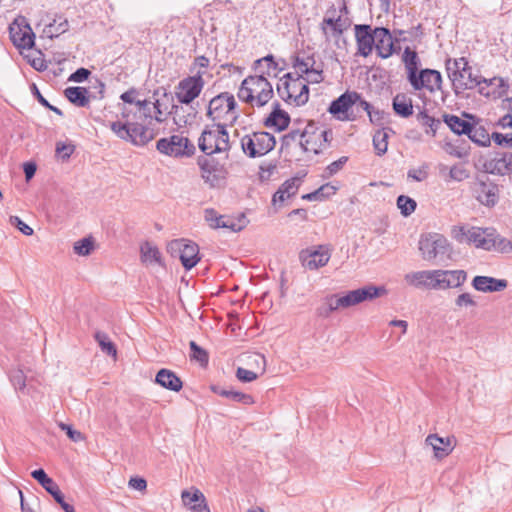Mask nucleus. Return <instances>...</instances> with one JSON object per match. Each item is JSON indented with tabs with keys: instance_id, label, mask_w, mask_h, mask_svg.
Wrapping results in <instances>:
<instances>
[{
	"instance_id": "obj_46",
	"label": "nucleus",
	"mask_w": 512,
	"mask_h": 512,
	"mask_svg": "<svg viewBox=\"0 0 512 512\" xmlns=\"http://www.w3.org/2000/svg\"><path fill=\"white\" fill-rule=\"evenodd\" d=\"M94 249V241L92 237H85L74 243V253L79 256H88Z\"/></svg>"
},
{
	"instance_id": "obj_37",
	"label": "nucleus",
	"mask_w": 512,
	"mask_h": 512,
	"mask_svg": "<svg viewBox=\"0 0 512 512\" xmlns=\"http://www.w3.org/2000/svg\"><path fill=\"white\" fill-rule=\"evenodd\" d=\"M263 64H266V70H261V74L263 76L268 77H277L278 72L282 70V68L279 67L278 63L274 60V56L269 54L263 58L257 59L254 62V68L258 69L263 66Z\"/></svg>"
},
{
	"instance_id": "obj_28",
	"label": "nucleus",
	"mask_w": 512,
	"mask_h": 512,
	"mask_svg": "<svg viewBox=\"0 0 512 512\" xmlns=\"http://www.w3.org/2000/svg\"><path fill=\"white\" fill-rule=\"evenodd\" d=\"M31 476L35 479L57 503H61L64 497L57 483L50 478L43 469H37L31 472Z\"/></svg>"
},
{
	"instance_id": "obj_60",
	"label": "nucleus",
	"mask_w": 512,
	"mask_h": 512,
	"mask_svg": "<svg viewBox=\"0 0 512 512\" xmlns=\"http://www.w3.org/2000/svg\"><path fill=\"white\" fill-rule=\"evenodd\" d=\"M9 223L26 236H31L34 232L33 229L24 223L18 216H10Z\"/></svg>"
},
{
	"instance_id": "obj_56",
	"label": "nucleus",
	"mask_w": 512,
	"mask_h": 512,
	"mask_svg": "<svg viewBox=\"0 0 512 512\" xmlns=\"http://www.w3.org/2000/svg\"><path fill=\"white\" fill-rule=\"evenodd\" d=\"M216 227L218 228H226V229H229L233 232H237V231H240L242 230L243 226L242 225H239L234 218L232 217H229V216H221V220H220V223L217 222L216 223Z\"/></svg>"
},
{
	"instance_id": "obj_25",
	"label": "nucleus",
	"mask_w": 512,
	"mask_h": 512,
	"mask_svg": "<svg viewBox=\"0 0 512 512\" xmlns=\"http://www.w3.org/2000/svg\"><path fill=\"white\" fill-rule=\"evenodd\" d=\"M427 445H430L434 451V456L442 459L448 456L454 449L453 437H440L437 434H430L425 440Z\"/></svg>"
},
{
	"instance_id": "obj_44",
	"label": "nucleus",
	"mask_w": 512,
	"mask_h": 512,
	"mask_svg": "<svg viewBox=\"0 0 512 512\" xmlns=\"http://www.w3.org/2000/svg\"><path fill=\"white\" fill-rule=\"evenodd\" d=\"M59 23H57V20L55 19L53 23H50L47 25L44 29V32L50 37L53 38L54 36H58L60 34H63L68 30L69 24L67 19L59 18Z\"/></svg>"
},
{
	"instance_id": "obj_4",
	"label": "nucleus",
	"mask_w": 512,
	"mask_h": 512,
	"mask_svg": "<svg viewBox=\"0 0 512 512\" xmlns=\"http://www.w3.org/2000/svg\"><path fill=\"white\" fill-rule=\"evenodd\" d=\"M206 116L216 125L233 126L239 118L234 96L229 92H222L213 97L209 101Z\"/></svg>"
},
{
	"instance_id": "obj_19",
	"label": "nucleus",
	"mask_w": 512,
	"mask_h": 512,
	"mask_svg": "<svg viewBox=\"0 0 512 512\" xmlns=\"http://www.w3.org/2000/svg\"><path fill=\"white\" fill-rule=\"evenodd\" d=\"M201 177L211 188L216 187L222 178L223 167L214 159L198 158Z\"/></svg>"
},
{
	"instance_id": "obj_7",
	"label": "nucleus",
	"mask_w": 512,
	"mask_h": 512,
	"mask_svg": "<svg viewBox=\"0 0 512 512\" xmlns=\"http://www.w3.org/2000/svg\"><path fill=\"white\" fill-rule=\"evenodd\" d=\"M226 128L214 124L212 128L205 129L198 140L199 149L207 156L229 151V134Z\"/></svg>"
},
{
	"instance_id": "obj_17",
	"label": "nucleus",
	"mask_w": 512,
	"mask_h": 512,
	"mask_svg": "<svg viewBox=\"0 0 512 512\" xmlns=\"http://www.w3.org/2000/svg\"><path fill=\"white\" fill-rule=\"evenodd\" d=\"M357 44V53L368 57L375 48L374 29L367 24H358L354 27Z\"/></svg>"
},
{
	"instance_id": "obj_40",
	"label": "nucleus",
	"mask_w": 512,
	"mask_h": 512,
	"mask_svg": "<svg viewBox=\"0 0 512 512\" xmlns=\"http://www.w3.org/2000/svg\"><path fill=\"white\" fill-rule=\"evenodd\" d=\"M317 133L313 129L309 128V134L304 140L300 141V145L304 151H311L315 154L320 153L323 150V144L320 139L317 138Z\"/></svg>"
},
{
	"instance_id": "obj_47",
	"label": "nucleus",
	"mask_w": 512,
	"mask_h": 512,
	"mask_svg": "<svg viewBox=\"0 0 512 512\" xmlns=\"http://www.w3.org/2000/svg\"><path fill=\"white\" fill-rule=\"evenodd\" d=\"M470 177V171L465 167L464 164L457 163L449 169V179L462 182Z\"/></svg>"
},
{
	"instance_id": "obj_32",
	"label": "nucleus",
	"mask_w": 512,
	"mask_h": 512,
	"mask_svg": "<svg viewBox=\"0 0 512 512\" xmlns=\"http://www.w3.org/2000/svg\"><path fill=\"white\" fill-rule=\"evenodd\" d=\"M300 87V78L296 77L292 81L280 80L277 85V91L279 96L288 103L295 104V96H297Z\"/></svg>"
},
{
	"instance_id": "obj_63",
	"label": "nucleus",
	"mask_w": 512,
	"mask_h": 512,
	"mask_svg": "<svg viewBox=\"0 0 512 512\" xmlns=\"http://www.w3.org/2000/svg\"><path fill=\"white\" fill-rule=\"evenodd\" d=\"M236 377L239 381L246 383L254 381L257 379L258 375L251 370L239 367L236 371Z\"/></svg>"
},
{
	"instance_id": "obj_14",
	"label": "nucleus",
	"mask_w": 512,
	"mask_h": 512,
	"mask_svg": "<svg viewBox=\"0 0 512 512\" xmlns=\"http://www.w3.org/2000/svg\"><path fill=\"white\" fill-rule=\"evenodd\" d=\"M9 34L18 49H31L34 46L35 34L25 17H18L10 24Z\"/></svg>"
},
{
	"instance_id": "obj_36",
	"label": "nucleus",
	"mask_w": 512,
	"mask_h": 512,
	"mask_svg": "<svg viewBox=\"0 0 512 512\" xmlns=\"http://www.w3.org/2000/svg\"><path fill=\"white\" fill-rule=\"evenodd\" d=\"M443 120L447 124V126L458 135H467L471 133V127L473 125L456 115L445 114L443 116Z\"/></svg>"
},
{
	"instance_id": "obj_23",
	"label": "nucleus",
	"mask_w": 512,
	"mask_h": 512,
	"mask_svg": "<svg viewBox=\"0 0 512 512\" xmlns=\"http://www.w3.org/2000/svg\"><path fill=\"white\" fill-rule=\"evenodd\" d=\"M358 100H360L359 93L347 91L331 102L328 111L332 115H337L338 119L343 120L345 118L341 117L340 114L346 113Z\"/></svg>"
},
{
	"instance_id": "obj_16",
	"label": "nucleus",
	"mask_w": 512,
	"mask_h": 512,
	"mask_svg": "<svg viewBox=\"0 0 512 512\" xmlns=\"http://www.w3.org/2000/svg\"><path fill=\"white\" fill-rule=\"evenodd\" d=\"M404 280L417 289L438 290L439 269L410 272L404 276Z\"/></svg>"
},
{
	"instance_id": "obj_3",
	"label": "nucleus",
	"mask_w": 512,
	"mask_h": 512,
	"mask_svg": "<svg viewBox=\"0 0 512 512\" xmlns=\"http://www.w3.org/2000/svg\"><path fill=\"white\" fill-rule=\"evenodd\" d=\"M447 75L455 90L474 89L487 80L474 72L465 57L448 59L445 63Z\"/></svg>"
},
{
	"instance_id": "obj_11",
	"label": "nucleus",
	"mask_w": 512,
	"mask_h": 512,
	"mask_svg": "<svg viewBox=\"0 0 512 512\" xmlns=\"http://www.w3.org/2000/svg\"><path fill=\"white\" fill-rule=\"evenodd\" d=\"M419 250L424 260L432 261L450 252L448 240L441 234L430 233L421 236Z\"/></svg>"
},
{
	"instance_id": "obj_61",
	"label": "nucleus",
	"mask_w": 512,
	"mask_h": 512,
	"mask_svg": "<svg viewBox=\"0 0 512 512\" xmlns=\"http://www.w3.org/2000/svg\"><path fill=\"white\" fill-rule=\"evenodd\" d=\"M419 118L422 120V124L430 128L432 136L435 135L439 125L441 124L438 119L429 116L426 112H421Z\"/></svg>"
},
{
	"instance_id": "obj_34",
	"label": "nucleus",
	"mask_w": 512,
	"mask_h": 512,
	"mask_svg": "<svg viewBox=\"0 0 512 512\" xmlns=\"http://www.w3.org/2000/svg\"><path fill=\"white\" fill-rule=\"evenodd\" d=\"M402 61L409 81L419 72L418 66L420 64V59L416 51L412 50L410 47H406L402 55Z\"/></svg>"
},
{
	"instance_id": "obj_50",
	"label": "nucleus",
	"mask_w": 512,
	"mask_h": 512,
	"mask_svg": "<svg viewBox=\"0 0 512 512\" xmlns=\"http://www.w3.org/2000/svg\"><path fill=\"white\" fill-rule=\"evenodd\" d=\"M301 181L302 180L300 177L290 178L286 180L284 183H282L279 189H281L284 192V194H286V198H291L294 195H296L301 184Z\"/></svg>"
},
{
	"instance_id": "obj_1",
	"label": "nucleus",
	"mask_w": 512,
	"mask_h": 512,
	"mask_svg": "<svg viewBox=\"0 0 512 512\" xmlns=\"http://www.w3.org/2000/svg\"><path fill=\"white\" fill-rule=\"evenodd\" d=\"M386 294L387 289L384 286H375L372 284L365 285L361 288L350 290L342 295H333L329 297L328 308L325 312L319 311V314L327 316L329 313L338 309H346L366 301H373L374 299Z\"/></svg>"
},
{
	"instance_id": "obj_10",
	"label": "nucleus",
	"mask_w": 512,
	"mask_h": 512,
	"mask_svg": "<svg viewBox=\"0 0 512 512\" xmlns=\"http://www.w3.org/2000/svg\"><path fill=\"white\" fill-rule=\"evenodd\" d=\"M156 149L161 153L173 158L191 157L196 148L187 138L179 134L161 138L156 143Z\"/></svg>"
},
{
	"instance_id": "obj_55",
	"label": "nucleus",
	"mask_w": 512,
	"mask_h": 512,
	"mask_svg": "<svg viewBox=\"0 0 512 512\" xmlns=\"http://www.w3.org/2000/svg\"><path fill=\"white\" fill-rule=\"evenodd\" d=\"M31 92H32V94L36 97V99L38 100V102H39L42 106H44V107L48 108L49 110L53 111L54 113H56V114H57V115H59V116H63V112H62L59 108H57V107H55V106L51 105V104L47 101V99H45V98L43 97V95L40 93L39 89L37 88L36 84H32V86H31Z\"/></svg>"
},
{
	"instance_id": "obj_5",
	"label": "nucleus",
	"mask_w": 512,
	"mask_h": 512,
	"mask_svg": "<svg viewBox=\"0 0 512 512\" xmlns=\"http://www.w3.org/2000/svg\"><path fill=\"white\" fill-rule=\"evenodd\" d=\"M110 128L120 139L136 146H144L155 137L153 130L145 122L131 116L125 122H112Z\"/></svg>"
},
{
	"instance_id": "obj_45",
	"label": "nucleus",
	"mask_w": 512,
	"mask_h": 512,
	"mask_svg": "<svg viewBox=\"0 0 512 512\" xmlns=\"http://www.w3.org/2000/svg\"><path fill=\"white\" fill-rule=\"evenodd\" d=\"M416 201L409 196L400 195L397 198V207L403 216L407 217L411 215L416 209Z\"/></svg>"
},
{
	"instance_id": "obj_27",
	"label": "nucleus",
	"mask_w": 512,
	"mask_h": 512,
	"mask_svg": "<svg viewBox=\"0 0 512 512\" xmlns=\"http://www.w3.org/2000/svg\"><path fill=\"white\" fill-rule=\"evenodd\" d=\"M290 124L289 114L280 108L278 102L273 104V110L264 120V125L269 128H275L276 131L280 132L285 130Z\"/></svg>"
},
{
	"instance_id": "obj_22",
	"label": "nucleus",
	"mask_w": 512,
	"mask_h": 512,
	"mask_svg": "<svg viewBox=\"0 0 512 512\" xmlns=\"http://www.w3.org/2000/svg\"><path fill=\"white\" fill-rule=\"evenodd\" d=\"M438 290L460 288L467 280V273L464 270H441L439 269Z\"/></svg>"
},
{
	"instance_id": "obj_2",
	"label": "nucleus",
	"mask_w": 512,
	"mask_h": 512,
	"mask_svg": "<svg viewBox=\"0 0 512 512\" xmlns=\"http://www.w3.org/2000/svg\"><path fill=\"white\" fill-rule=\"evenodd\" d=\"M237 95L245 103L262 107L271 100L273 87L263 75L248 76L242 81Z\"/></svg>"
},
{
	"instance_id": "obj_59",
	"label": "nucleus",
	"mask_w": 512,
	"mask_h": 512,
	"mask_svg": "<svg viewBox=\"0 0 512 512\" xmlns=\"http://www.w3.org/2000/svg\"><path fill=\"white\" fill-rule=\"evenodd\" d=\"M58 426L62 431L66 432L69 439L73 442H79L84 439L83 434L80 431L73 429L71 425L60 422Z\"/></svg>"
},
{
	"instance_id": "obj_54",
	"label": "nucleus",
	"mask_w": 512,
	"mask_h": 512,
	"mask_svg": "<svg viewBox=\"0 0 512 512\" xmlns=\"http://www.w3.org/2000/svg\"><path fill=\"white\" fill-rule=\"evenodd\" d=\"M300 78V87L297 96H295V105L302 106L309 100V87L308 83L304 81V78Z\"/></svg>"
},
{
	"instance_id": "obj_29",
	"label": "nucleus",
	"mask_w": 512,
	"mask_h": 512,
	"mask_svg": "<svg viewBox=\"0 0 512 512\" xmlns=\"http://www.w3.org/2000/svg\"><path fill=\"white\" fill-rule=\"evenodd\" d=\"M181 498L184 505L189 507L193 512H210L205 496L198 489H195L193 492L184 490L181 494Z\"/></svg>"
},
{
	"instance_id": "obj_15",
	"label": "nucleus",
	"mask_w": 512,
	"mask_h": 512,
	"mask_svg": "<svg viewBox=\"0 0 512 512\" xmlns=\"http://www.w3.org/2000/svg\"><path fill=\"white\" fill-rule=\"evenodd\" d=\"M409 83L415 90L426 89L434 93L442 89V76L439 71L426 68L413 76Z\"/></svg>"
},
{
	"instance_id": "obj_64",
	"label": "nucleus",
	"mask_w": 512,
	"mask_h": 512,
	"mask_svg": "<svg viewBox=\"0 0 512 512\" xmlns=\"http://www.w3.org/2000/svg\"><path fill=\"white\" fill-rule=\"evenodd\" d=\"M491 138L497 145H506L512 148V134L492 133Z\"/></svg>"
},
{
	"instance_id": "obj_21",
	"label": "nucleus",
	"mask_w": 512,
	"mask_h": 512,
	"mask_svg": "<svg viewBox=\"0 0 512 512\" xmlns=\"http://www.w3.org/2000/svg\"><path fill=\"white\" fill-rule=\"evenodd\" d=\"M375 49L377 55L383 59L389 58L394 52V41L389 29L377 27L374 29Z\"/></svg>"
},
{
	"instance_id": "obj_20",
	"label": "nucleus",
	"mask_w": 512,
	"mask_h": 512,
	"mask_svg": "<svg viewBox=\"0 0 512 512\" xmlns=\"http://www.w3.org/2000/svg\"><path fill=\"white\" fill-rule=\"evenodd\" d=\"M300 257L305 268L315 270L328 263L331 253L327 246L321 245L317 249L308 251L306 254L302 253Z\"/></svg>"
},
{
	"instance_id": "obj_62",
	"label": "nucleus",
	"mask_w": 512,
	"mask_h": 512,
	"mask_svg": "<svg viewBox=\"0 0 512 512\" xmlns=\"http://www.w3.org/2000/svg\"><path fill=\"white\" fill-rule=\"evenodd\" d=\"M455 305L457 308L475 307L477 303L470 293H462L455 299Z\"/></svg>"
},
{
	"instance_id": "obj_18",
	"label": "nucleus",
	"mask_w": 512,
	"mask_h": 512,
	"mask_svg": "<svg viewBox=\"0 0 512 512\" xmlns=\"http://www.w3.org/2000/svg\"><path fill=\"white\" fill-rule=\"evenodd\" d=\"M483 169L486 173L498 176L512 174V152L497 153L493 158L485 161Z\"/></svg>"
},
{
	"instance_id": "obj_42",
	"label": "nucleus",
	"mask_w": 512,
	"mask_h": 512,
	"mask_svg": "<svg viewBox=\"0 0 512 512\" xmlns=\"http://www.w3.org/2000/svg\"><path fill=\"white\" fill-rule=\"evenodd\" d=\"M141 259L144 263H160L161 256L158 248L146 242L141 246Z\"/></svg>"
},
{
	"instance_id": "obj_51",
	"label": "nucleus",
	"mask_w": 512,
	"mask_h": 512,
	"mask_svg": "<svg viewBox=\"0 0 512 512\" xmlns=\"http://www.w3.org/2000/svg\"><path fill=\"white\" fill-rule=\"evenodd\" d=\"M468 137L480 146H486L490 143L489 135L483 128L471 127V133L467 134Z\"/></svg>"
},
{
	"instance_id": "obj_9",
	"label": "nucleus",
	"mask_w": 512,
	"mask_h": 512,
	"mask_svg": "<svg viewBox=\"0 0 512 512\" xmlns=\"http://www.w3.org/2000/svg\"><path fill=\"white\" fill-rule=\"evenodd\" d=\"M275 137L265 131H257L241 138V148L245 155L257 158L266 155L274 149Z\"/></svg>"
},
{
	"instance_id": "obj_49",
	"label": "nucleus",
	"mask_w": 512,
	"mask_h": 512,
	"mask_svg": "<svg viewBox=\"0 0 512 512\" xmlns=\"http://www.w3.org/2000/svg\"><path fill=\"white\" fill-rule=\"evenodd\" d=\"M335 191H336L335 187L330 186L329 184H326V185L321 186L314 192L303 195L302 198L310 200V201L323 200L326 196L334 194Z\"/></svg>"
},
{
	"instance_id": "obj_24",
	"label": "nucleus",
	"mask_w": 512,
	"mask_h": 512,
	"mask_svg": "<svg viewBox=\"0 0 512 512\" xmlns=\"http://www.w3.org/2000/svg\"><path fill=\"white\" fill-rule=\"evenodd\" d=\"M472 286L477 291L492 293L505 290L508 282L505 279H497L490 276H475L472 280Z\"/></svg>"
},
{
	"instance_id": "obj_33",
	"label": "nucleus",
	"mask_w": 512,
	"mask_h": 512,
	"mask_svg": "<svg viewBox=\"0 0 512 512\" xmlns=\"http://www.w3.org/2000/svg\"><path fill=\"white\" fill-rule=\"evenodd\" d=\"M394 112L403 117L407 118L413 114L412 99L405 93H398L392 101Z\"/></svg>"
},
{
	"instance_id": "obj_26",
	"label": "nucleus",
	"mask_w": 512,
	"mask_h": 512,
	"mask_svg": "<svg viewBox=\"0 0 512 512\" xmlns=\"http://www.w3.org/2000/svg\"><path fill=\"white\" fill-rule=\"evenodd\" d=\"M152 111H154L153 102L137 99L135 107H125L122 111V115L124 118H128L132 115L133 118L146 123L147 120L154 119Z\"/></svg>"
},
{
	"instance_id": "obj_57",
	"label": "nucleus",
	"mask_w": 512,
	"mask_h": 512,
	"mask_svg": "<svg viewBox=\"0 0 512 512\" xmlns=\"http://www.w3.org/2000/svg\"><path fill=\"white\" fill-rule=\"evenodd\" d=\"M10 381L17 390H23L26 387V377L24 372L20 369L10 374Z\"/></svg>"
},
{
	"instance_id": "obj_41",
	"label": "nucleus",
	"mask_w": 512,
	"mask_h": 512,
	"mask_svg": "<svg viewBox=\"0 0 512 512\" xmlns=\"http://www.w3.org/2000/svg\"><path fill=\"white\" fill-rule=\"evenodd\" d=\"M94 338L101 348V351L109 356L116 357L117 349L115 344L110 340L105 332L98 331L95 333Z\"/></svg>"
},
{
	"instance_id": "obj_8",
	"label": "nucleus",
	"mask_w": 512,
	"mask_h": 512,
	"mask_svg": "<svg viewBox=\"0 0 512 512\" xmlns=\"http://www.w3.org/2000/svg\"><path fill=\"white\" fill-rule=\"evenodd\" d=\"M453 237L459 243L474 244L475 247L481 248L487 251L493 249V240L491 237L494 235V228H480L464 226L454 227L452 230Z\"/></svg>"
},
{
	"instance_id": "obj_13",
	"label": "nucleus",
	"mask_w": 512,
	"mask_h": 512,
	"mask_svg": "<svg viewBox=\"0 0 512 512\" xmlns=\"http://www.w3.org/2000/svg\"><path fill=\"white\" fill-rule=\"evenodd\" d=\"M167 248L172 255H179L181 263L186 270L192 269L200 260L199 247L194 242L175 239L168 244Z\"/></svg>"
},
{
	"instance_id": "obj_48",
	"label": "nucleus",
	"mask_w": 512,
	"mask_h": 512,
	"mask_svg": "<svg viewBox=\"0 0 512 512\" xmlns=\"http://www.w3.org/2000/svg\"><path fill=\"white\" fill-rule=\"evenodd\" d=\"M491 239L493 240L494 243L493 249H496L501 253L512 252V241L499 235L495 229L494 235L491 237Z\"/></svg>"
},
{
	"instance_id": "obj_58",
	"label": "nucleus",
	"mask_w": 512,
	"mask_h": 512,
	"mask_svg": "<svg viewBox=\"0 0 512 512\" xmlns=\"http://www.w3.org/2000/svg\"><path fill=\"white\" fill-rule=\"evenodd\" d=\"M305 75L304 81L308 84H318L324 80L323 70L319 67H312Z\"/></svg>"
},
{
	"instance_id": "obj_12",
	"label": "nucleus",
	"mask_w": 512,
	"mask_h": 512,
	"mask_svg": "<svg viewBox=\"0 0 512 512\" xmlns=\"http://www.w3.org/2000/svg\"><path fill=\"white\" fill-rule=\"evenodd\" d=\"M203 71H197L193 76L182 79L177 85L176 97L181 104L192 103L201 94L205 82Z\"/></svg>"
},
{
	"instance_id": "obj_6",
	"label": "nucleus",
	"mask_w": 512,
	"mask_h": 512,
	"mask_svg": "<svg viewBox=\"0 0 512 512\" xmlns=\"http://www.w3.org/2000/svg\"><path fill=\"white\" fill-rule=\"evenodd\" d=\"M502 186L489 177H477L470 185L473 199L487 209L495 208L501 200Z\"/></svg>"
},
{
	"instance_id": "obj_53",
	"label": "nucleus",
	"mask_w": 512,
	"mask_h": 512,
	"mask_svg": "<svg viewBox=\"0 0 512 512\" xmlns=\"http://www.w3.org/2000/svg\"><path fill=\"white\" fill-rule=\"evenodd\" d=\"M153 109L154 119L158 123H163L166 120V115L171 113L168 111V106L161 103L159 99H155L153 102Z\"/></svg>"
},
{
	"instance_id": "obj_31",
	"label": "nucleus",
	"mask_w": 512,
	"mask_h": 512,
	"mask_svg": "<svg viewBox=\"0 0 512 512\" xmlns=\"http://www.w3.org/2000/svg\"><path fill=\"white\" fill-rule=\"evenodd\" d=\"M155 381L162 387L175 392L180 391L183 385L181 379L173 371L168 369L159 370Z\"/></svg>"
},
{
	"instance_id": "obj_35",
	"label": "nucleus",
	"mask_w": 512,
	"mask_h": 512,
	"mask_svg": "<svg viewBox=\"0 0 512 512\" xmlns=\"http://www.w3.org/2000/svg\"><path fill=\"white\" fill-rule=\"evenodd\" d=\"M88 91L84 87H68L64 90L65 97L78 107H86L89 104Z\"/></svg>"
},
{
	"instance_id": "obj_30",
	"label": "nucleus",
	"mask_w": 512,
	"mask_h": 512,
	"mask_svg": "<svg viewBox=\"0 0 512 512\" xmlns=\"http://www.w3.org/2000/svg\"><path fill=\"white\" fill-rule=\"evenodd\" d=\"M211 390L221 397L230 399L234 402L241 403L243 405L249 406L255 403V400L252 395L243 393L241 391L223 388L218 385H212Z\"/></svg>"
},
{
	"instance_id": "obj_52",
	"label": "nucleus",
	"mask_w": 512,
	"mask_h": 512,
	"mask_svg": "<svg viewBox=\"0 0 512 512\" xmlns=\"http://www.w3.org/2000/svg\"><path fill=\"white\" fill-rule=\"evenodd\" d=\"M309 128L313 129V125H307L306 129L303 132L300 130H291L289 133L283 136L282 141L285 145H290L291 142L296 141L297 139L304 140L305 137L309 134Z\"/></svg>"
},
{
	"instance_id": "obj_38",
	"label": "nucleus",
	"mask_w": 512,
	"mask_h": 512,
	"mask_svg": "<svg viewBox=\"0 0 512 512\" xmlns=\"http://www.w3.org/2000/svg\"><path fill=\"white\" fill-rule=\"evenodd\" d=\"M315 59L313 56H300L296 55L293 58L292 65L296 70V77L304 78V75L312 69L315 65Z\"/></svg>"
},
{
	"instance_id": "obj_39",
	"label": "nucleus",
	"mask_w": 512,
	"mask_h": 512,
	"mask_svg": "<svg viewBox=\"0 0 512 512\" xmlns=\"http://www.w3.org/2000/svg\"><path fill=\"white\" fill-rule=\"evenodd\" d=\"M391 128H382L381 130L376 131L373 136V146L378 155H383L387 152L388 149V137L389 132H391Z\"/></svg>"
},
{
	"instance_id": "obj_43",
	"label": "nucleus",
	"mask_w": 512,
	"mask_h": 512,
	"mask_svg": "<svg viewBox=\"0 0 512 512\" xmlns=\"http://www.w3.org/2000/svg\"><path fill=\"white\" fill-rule=\"evenodd\" d=\"M189 346L191 350V360L197 361L201 366H206L209 361V356L206 350L197 345L195 341H190Z\"/></svg>"
}]
</instances>
